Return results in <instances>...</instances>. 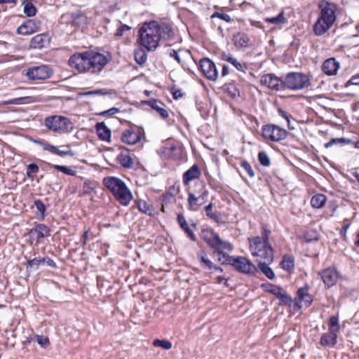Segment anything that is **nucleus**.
<instances>
[{
  "label": "nucleus",
  "instance_id": "f257e3e1",
  "mask_svg": "<svg viewBox=\"0 0 359 359\" xmlns=\"http://www.w3.org/2000/svg\"><path fill=\"white\" fill-rule=\"evenodd\" d=\"M173 35V29L169 24L154 20L144 23L140 28L138 41L147 51H151L156 49L161 39H171Z\"/></svg>",
  "mask_w": 359,
  "mask_h": 359
},
{
  "label": "nucleus",
  "instance_id": "f03ea898",
  "mask_svg": "<svg viewBox=\"0 0 359 359\" xmlns=\"http://www.w3.org/2000/svg\"><path fill=\"white\" fill-rule=\"evenodd\" d=\"M69 65L80 73H100L108 62L107 57L100 53L87 50L76 53L69 59Z\"/></svg>",
  "mask_w": 359,
  "mask_h": 359
},
{
  "label": "nucleus",
  "instance_id": "7ed1b4c3",
  "mask_svg": "<svg viewBox=\"0 0 359 359\" xmlns=\"http://www.w3.org/2000/svg\"><path fill=\"white\" fill-rule=\"evenodd\" d=\"M103 184L121 205H128L130 203L133 198L132 193L121 179L106 177L103 179Z\"/></svg>",
  "mask_w": 359,
  "mask_h": 359
},
{
  "label": "nucleus",
  "instance_id": "20e7f679",
  "mask_svg": "<svg viewBox=\"0 0 359 359\" xmlns=\"http://www.w3.org/2000/svg\"><path fill=\"white\" fill-rule=\"evenodd\" d=\"M250 250L257 262H273V250L269 243H264L260 236L253 237L250 241Z\"/></svg>",
  "mask_w": 359,
  "mask_h": 359
},
{
  "label": "nucleus",
  "instance_id": "39448f33",
  "mask_svg": "<svg viewBox=\"0 0 359 359\" xmlns=\"http://www.w3.org/2000/svg\"><path fill=\"white\" fill-rule=\"evenodd\" d=\"M45 126L50 130L59 134L71 133L74 128L73 123L69 118L58 115L46 117Z\"/></svg>",
  "mask_w": 359,
  "mask_h": 359
},
{
  "label": "nucleus",
  "instance_id": "423d86ee",
  "mask_svg": "<svg viewBox=\"0 0 359 359\" xmlns=\"http://www.w3.org/2000/svg\"><path fill=\"white\" fill-rule=\"evenodd\" d=\"M310 85L309 77L301 72H290L284 79L285 90H299Z\"/></svg>",
  "mask_w": 359,
  "mask_h": 359
},
{
  "label": "nucleus",
  "instance_id": "0eeeda50",
  "mask_svg": "<svg viewBox=\"0 0 359 359\" xmlns=\"http://www.w3.org/2000/svg\"><path fill=\"white\" fill-rule=\"evenodd\" d=\"M262 136L265 140L272 142H280L287 136V131L273 124L264 125L262 128Z\"/></svg>",
  "mask_w": 359,
  "mask_h": 359
},
{
  "label": "nucleus",
  "instance_id": "6e6552de",
  "mask_svg": "<svg viewBox=\"0 0 359 359\" xmlns=\"http://www.w3.org/2000/svg\"><path fill=\"white\" fill-rule=\"evenodd\" d=\"M144 136V131L142 128L131 126L122 132L121 140L127 144H136L141 141Z\"/></svg>",
  "mask_w": 359,
  "mask_h": 359
},
{
  "label": "nucleus",
  "instance_id": "1a4fd4ad",
  "mask_svg": "<svg viewBox=\"0 0 359 359\" xmlns=\"http://www.w3.org/2000/svg\"><path fill=\"white\" fill-rule=\"evenodd\" d=\"M320 14L318 18L326 20L333 24L336 21L337 5L326 0H320L318 3Z\"/></svg>",
  "mask_w": 359,
  "mask_h": 359
},
{
  "label": "nucleus",
  "instance_id": "9d476101",
  "mask_svg": "<svg viewBox=\"0 0 359 359\" xmlns=\"http://www.w3.org/2000/svg\"><path fill=\"white\" fill-rule=\"evenodd\" d=\"M208 195V191L205 189L196 193L189 191L187 198L188 209L194 212L198 210L199 208L205 204Z\"/></svg>",
  "mask_w": 359,
  "mask_h": 359
},
{
  "label": "nucleus",
  "instance_id": "9b49d317",
  "mask_svg": "<svg viewBox=\"0 0 359 359\" xmlns=\"http://www.w3.org/2000/svg\"><path fill=\"white\" fill-rule=\"evenodd\" d=\"M53 71L47 65H40L29 67L27 69L25 75L30 80H45L49 79Z\"/></svg>",
  "mask_w": 359,
  "mask_h": 359
},
{
  "label": "nucleus",
  "instance_id": "f8f14e48",
  "mask_svg": "<svg viewBox=\"0 0 359 359\" xmlns=\"http://www.w3.org/2000/svg\"><path fill=\"white\" fill-rule=\"evenodd\" d=\"M233 247L232 244L229 242L224 241L217 246L213 248L214 252H212V257L219 256L223 257L224 261L223 263H225V265H231L234 259V257L229 255V252H231L233 251Z\"/></svg>",
  "mask_w": 359,
  "mask_h": 359
},
{
  "label": "nucleus",
  "instance_id": "ddd939ff",
  "mask_svg": "<svg viewBox=\"0 0 359 359\" xmlns=\"http://www.w3.org/2000/svg\"><path fill=\"white\" fill-rule=\"evenodd\" d=\"M231 266L239 272L245 274H254L257 271L255 265L244 257H235Z\"/></svg>",
  "mask_w": 359,
  "mask_h": 359
},
{
  "label": "nucleus",
  "instance_id": "4468645a",
  "mask_svg": "<svg viewBox=\"0 0 359 359\" xmlns=\"http://www.w3.org/2000/svg\"><path fill=\"white\" fill-rule=\"evenodd\" d=\"M199 68L203 75L209 80L215 81L218 77V72L215 63L209 58L204 57L200 60Z\"/></svg>",
  "mask_w": 359,
  "mask_h": 359
},
{
  "label": "nucleus",
  "instance_id": "2eb2a0df",
  "mask_svg": "<svg viewBox=\"0 0 359 359\" xmlns=\"http://www.w3.org/2000/svg\"><path fill=\"white\" fill-rule=\"evenodd\" d=\"M310 288V285L306 283L303 287H299L296 292L294 304L299 308L302 307V306L299 305L300 303H303L305 307H309L311 305L313 301V297L309 292Z\"/></svg>",
  "mask_w": 359,
  "mask_h": 359
},
{
  "label": "nucleus",
  "instance_id": "dca6fc26",
  "mask_svg": "<svg viewBox=\"0 0 359 359\" xmlns=\"http://www.w3.org/2000/svg\"><path fill=\"white\" fill-rule=\"evenodd\" d=\"M260 83L274 90H284V80L283 81L274 74H264L261 77Z\"/></svg>",
  "mask_w": 359,
  "mask_h": 359
},
{
  "label": "nucleus",
  "instance_id": "f3484780",
  "mask_svg": "<svg viewBox=\"0 0 359 359\" xmlns=\"http://www.w3.org/2000/svg\"><path fill=\"white\" fill-rule=\"evenodd\" d=\"M200 236L201 239L212 249L224 241L219 236L210 228L202 229Z\"/></svg>",
  "mask_w": 359,
  "mask_h": 359
},
{
  "label": "nucleus",
  "instance_id": "a211bd4d",
  "mask_svg": "<svg viewBox=\"0 0 359 359\" xmlns=\"http://www.w3.org/2000/svg\"><path fill=\"white\" fill-rule=\"evenodd\" d=\"M177 223L180 229L184 232L187 236L192 241H196V236L194 233V230L196 229L197 225L193 219L190 220V224H188L184 215L181 213L177 214Z\"/></svg>",
  "mask_w": 359,
  "mask_h": 359
},
{
  "label": "nucleus",
  "instance_id": "6ab92c4d",
  "mask_svg": "<svg viewBox=\"0 0 359 359\" xmlns=\"http://www.w3.org/2000/svg\"><path fill=\"white\" fill-rule=\"evenodd\" d=\"M319 275L320 276L325 287L327 288H330L334 286L339 278V273L337 269L331 267L321 271L319 272Z\"/></svg>",
  "mask_w": 359,
  "mask_h": 359
},
{
  "label": "nucleus",
  "instance_id": "aec40b11",
  "mask_svg": "<svg viewBox=\"0 0 359 359\" xmlns=\"http://www.w3.org/2000/svg\"><path fill=\"white\" fill-rule=\"evenodd\" d=\"M169 55L181 65L184 69H186L187 62L193 58L189 50L182 49L178 50L171 49L169 50Z\"/></svg>",
  "mask_w": 359,
  "mask_h": 359
},
{
  "label": "nucleus",
  "instance_id": "412c9836",
  "mask_svg": "<svg viewBox=\"0 0 359 359\" xmlns=\"http://www.w3.org/2000/svg\"><path fill=\"white\" fill-rule=\"evenodd\" d=\"M41 21L36 20H27L20 25L17 31L22 35H29L37 32L39 29Z\"/></svg>",
  "mask_w": 359,
  "mask_h": 359
},
{
  "label": "nucleus",
  "instance_id": "4be33fe9",
  "mask_svg": "<svg viewBox=\"0 0 359 359\" xmlns=\"http://www.w3.org/2000/svg\"><path fill=\"white\" fill-rule=\"evenodd\" d=\"M50 36L47 33L34 36L30 41L29 47L34 49H41L49 46Z\"/></svg>",
  "mask_w": 359,
  "mask_h": 359
},
{
  "label": "nucleus",
  "instance_id": "5701e85b",
  "mask_svg": "<svg viewBox=\"0 0 359 359\" xmlns=\"http://www.w3.org/2000/svg\"><path fill=\"white\" fill-rule=\"evenodd\" d=\"M35 142L40 145L43 150L48 151L53 154H56L60 156H73L74 153L71 149L67 150H60L57 147L50 144L47 142L43 140H36Z\"/></svg>",
  "mask_w": 359,
  "mask_h": 359
},
{
  "label": "nucleus",
  "instance_id": "b1692460",
  "mask_svg": "<svg viewBox=\"0 0 359 359\" xmlns=\"http://www.w3.org/2000/svg\"><path fill=\"white\" fill-rule=\"evenodd\" d=\"M50 229L43 224H38L32 228L29 234L32 237H34L36 243H39L42 238L50 236Z\"/></svg>",
  "mask_w": 359,
  "mask_h": 359
},
{
  "label": "nucleus",
  "instance_id": "393cba45",
  "mask_svg": "<svg viewBox=\"0 0 359 359\" xmlns=\"http://www.w3.org/2000/svg\"><path fill=\"white\" fill-rule=\"evenodd\" d=\"M333 25V23L323 18H318L313 26V32L316 36H321L330 30Z\"/></svg>",
  "mask_w": 359,
  "mask_h": 359
},
{
  "label": "nucleus",
  "instance_id": "a878e982",
  "mask_svg": "<svg viewBox=\"0 0 359 359\" xmlns=\"http://www.w3.org/2000/svg\"><path fill=\"white\" fill-rule=\"evenodd\" d=\"M340 65L334 57H330L325 60L321 67L322 71L328 76L336 75Z\"/></svg>",
  "mask_w": 359,
  "mask_h": 359
},
{
  "label": "nucleus",
  "instance_id": "bb28decb",
  "mask_svg": "<svg viewBox=\"0 0 359 359\" xmlns=\"http://www.w3.org/2000/svg\"><path fill=\"white\" fill-rule=\"evenodd\" d=\"M201 176V171L197 164H194L189 169L184 172L182 175V182L185 186H188L189 183Z\"/></svg>",
  "mask_w": 359,
  "mask_h": 359
},
{
  "label": "nucleus",
  "instance_id": "cd10ccee",
  "mask_svg": "<svg viewBox=\"0 0 359 359\" xmlns=\"http://www.w3.org/2000/svg\"><path fill=\"white\" fill-rule=\"evenodd\" d=\"M196 257L202 269L210 273L215 264L209 259L206 252L200 250L196 252Z\"/></svg>",
  "mask_w": 359,
  "mask_h": 359
},
{
  "label": "nucleus",
  "instance_id": "c85d7f7f",
  "mask_svg": "<svg viewBox=\"0 0 359 359\" xmlns=\"http://www.w3.org/2000/svg\"><path fill=\"white\" fill-rule=\"evenodd\" d=\"M338 333L328 331L322 334L320 344L323 347H333L337 342Z\"/></svg>",
  "mask_w": 359,
  "mask_h": 359
},
{
  "label": "nucleus",
  "instance_id": "c756f323",
  "mask_svg": "<svg viewBox=\"0 0 359 359\" xmlns=\"http://www.w3.org/2000/svg\"><path fill=\"white\" fill-rule=\"evenodd\" d=\"M95 129L100 140L108 142L111 141V130L104 122L97 123Z\"/></svg>",
  "mask_w": 359,
  "mask_h": 359
},
{
  "label": "nucleus",
  "instance_id": "7c9ffc66",
  "mask_svg": "<svg viewBox=\"0 0 359 359\" xmlns=\"http://www.w3.org/2000/svg\"><path fill=\"white\" fill-rule=\"evenodd\" d=\"M117 158L121 166L125 168H130L134 165V159L130 156L128 149H123Z\"/></svg>",
  "mask_w": 359,
  "mask_h": 359
},
{
  "label": "nucleus",
  "instance_id": "2f4dec72",
  "mask_svg": "<svg viewBox=\"0 0 359 359\" xmlns=\"http://www.w3.org/2000/svg\"><path fill=\"white\" fill-rule=\"evenodd\" d=\"M145 104L149 105L151 109L156 110L163 118L168 117V111L162 107L164 105L163 103L156 100H151L146 101Z\"/></svg>",
  "mask_w": 359,
  "mask_h": 359
},
{
  "label": "nucleus",
  "instance_id": "473e14b6",
  "mask_svg": "<svg viewBox=\"0 0 359 359\" xmlns=\"http://www.w3.org/2000/svg\"><path fill=\"white\" fill-rule=\"evenodd\" d=\"M221 58L222 60L226 61L231 64L237 70L245 72L248 69L247 65L245 64H242L237 60L236 58L231 56L230 54H226L225 53H222L221 55Z\"/></svg>",
  "mask_w": 359,
  "mask_h": 359
},
{
  "label": "nucleus",
  "instance_id": "72a5a7b5",
  "mask_svg": "<svg viewBox=\"0 0 359 359\" xmlns=\"http://www.w3.org/2000/svg\"><path fill=\"white\" fill-rule=\"evenodd\" d=\"M235 45L239 48H247L249 46L250 39L245 33L239 32L233 35Z\"/></svg>",
  "mask_w": 359,
  "mask_h": 359
},
{
  "label": "nucleus",
  "instance_id": "f704fd0d",
  "mask_svg": "<svg viewBox=\"0 0 359 359\" xmlns=\"http://www.w3.org/2000/svg\"><path fill=\"white\" fill-rule=\"evenodd\" d=\"M272 262H261L258 263V267L263 274H264L269 279L273 280L275 278V273L272 269L269 266Z\"/></svg>",
  "mask_w": 359,
  "mask_h": 359
},
{
  "label": "nucleus",
  "instance_id": "c9c22d12",
  "mask_svg": "<svg viewBox=\"0 0 359 359\" xmlns=\"http://www.w3.org/2000/svg\"><path fill=\"white\" fill-rule=\"evenodd\" d=\"M280 266L281 269L287 271L293 270L294 268V259L293 257L287 254L285 255L280 263Z\"/></svg>",
  "mask_w": 359,
  "mask_h": 359
},
{
  "label": "nucleus",
  "instance_id": "e433bc0d",
  "mask_svg": "<svg viewBox=\"0 0 359 359\" xmlns=\"http://www.w3.org/2000/svg\"><path fill=\"white\" fill-rule=\"evenodd\" d=\"M327 201V197L323 194L314 195L311 199V205L314 208H323Z\"/></svg>",
  "mask_w": 359,
  "mask_h": 359
},
{
  "label": "nucleus",
  "instance_id": "4c0bfd02",
  "mask_svg": "<svg viewBox=\"0 0 359 359\" xmlns=\"http://www.w3.org/2000/svg\"><path fill=\"white\" fill-rule=\"evenodd\" d=\"M23 13L27 17H33L36 14V8L33 4V1H22Z\"/></svg>",
  "mask_w": 359,
  "mask_h": 359
},
{
  "label": "nucleus",
  "instance_id": "58836bf2",
  "mask_svg": "<svg viewBox=\"0 0 359 359\" xmlns=\"http://www.w3.org/2000/svg\"><path fill=\"white\" fill-rule=\"evenodd\" d=\"M134 56L136 62L140 65H144L147 62V54L146 51L142 48L135 50Z\"/></svg>",
  "mask_w": 359,
  "mask_h": 359
},
{
  "label": "nucleus",
  "instance_id": "ea45409f",
  "mask_svg": "<svg viewBox=\"0 0 359 359\" xmlns=\"http://www.w3.org/2000/svg\"><path fill=\"white\" fill-rule=\"evenodd\" d=\"M261 287L264 291L271 293L276 297H277L283 290V287L273 285L271 283L262 284Z\"/></svg>",
  "mask_w": 359,
  "mask_h": 359
},
{
  "label": "nucleus",
  "instance_id": "a19ab883",
  "mask_svg": "<svg viewBox=\"0 0 359 359\" xmlns=\"http://www.w3.org/2000/svg\"><path fill=\"white\" fill-rule=\"evenodd\" d=\"M213 204L212 203H209L205 207V211L206 212V215L211 219L215 221L216 222H219L221 219V217L219 212H213L212 210Z\"/></svg>",
  "mask_w": 359,
  "mask_h": 359
},
{
  "label": "nucleus",
  "instance_id": "79ce46f5",
  "mask_svg": "<svg viewBox=\"0 0 359 359\" xmlns=\"http://www.w3.org/2000/svg\"><path fill=\"white\" fill-rule=\"evenodd\" d=\"M265 22L274 24V25H280L285 24L287 22L286 18H285V13L282 11L277 16L272 18H267L265 19Z\"/></svg>",
  "mask_w": 359,
  "mask_h": 359
},
{
  "label": "nucleus",
  "instance_id": "37998d69",
  "mask_svg": "<svg viewBox=\"0 0 359 359\" xmlns=\"http://www.w3.org/2000/svg\"><path fill=\"white\" fill-rule=\"evenodd\" d=\"M43 264V258L35 257L32 259H29L26 264L27 270H37L40 265Z\"/></svg>",
  "mask_w": 359,
  "mask_h": 359
},
{
  "label": "nucleus",
  "instance_id": "c03bdc74",
  "mask_svg": "<svg viewBox=\"0 0 359 359\" xmlns=\"http://www.w3.org/2000/svg\"><path fill=\"white\" fill-rule=\"evenodd\" d=\"M328 325H329L328 331L338 333L340 330V325L339 323L338 316H331L329 319Z\"/></svg>",
  "mask_w": 359,
  "mask_h": 359
},
{
  "label": "nucleus",
  "instance_id": "a18cd8bd",
  "mask_svg": "<svg viewBox=\"0 0 359 359\" xmlns=\"http://www.w3.org/2000/svg\"><path fill=\"white\" fill-rule=\"evenodd\" d=\"M276 297L280 299L283 304L289 306H290L293 302L291 296L289 295L283 288Z\"/></svg>",
  "mask_w": 359,
  "mask_h": 359
},
{
  "label": "nucleus",
  "instance_id": "49530a36",
  "mask_svg": "<svg viewBox=\"0 0 359 359\" xmlns=\"http://www.w3.org/2000/svg\"><path fill=\"white\" fill-rule=\"evenodd\" d=\"M153 346L155 347H161L165 350H169L172 348V343L167 339H156L153 341Z\"/></svg>",
  "mask_w": 359,
  "mask_h": 359
},
{
  "label": "nucleus",
  "instance_id": "de8ad7c7",
  "mask_svg": "<svg viewBox=\"0 0 359 359\" xmlns=\"http://www.w3.org/2000/svg\"><path fill=\"white\" fill-rule=\"evenodd\" d=\"M339 143L348 144L352 143V141L350 139H347L345 137L332 138L331 140H330L325 144V147L328 148L332 147L333 144Z\"/></svg>",
  "mask_w": 359,
  "mask_h": 359
},
{
  "label": "nucleus",
  "instance_id": "09e8293b",
  "mask_svg": "<svg viewBox=\"0 0 359 359\" xmlns=\"http://www.w3.org/2000/svg\"><path fill=\"white\" fill-rule=\"evenodd\" d=\"M137 206L140 212L149 215H152L151 209L146 201H138L137 203Z\"/></svg>",
  "mask_w": 359,
  "mask_h": 359
},
{
  "label": "nucleus",
  "instance_id": "8fccbe9b",
  "mask_svg": "<svg viewBox=\"0 0 359 359\" xmlns=\"http://www.w3.org/2000/svg\"><path fill=\"white\" fill-rule=\"evenodd\" d=\"M96 184L93 182L86 180L84 182L83 185V192L84 194L90 195L95 188Z\"/></svg>",
  "mask_w": 359,
  "mask_h": 359
},
{
  "label": "nucleus",
  "instance_id": "3c124183",
  "mask_svg": "<svg viewBox=\"0 0 359 359\" xmlns=\"http://www.w3.org/2000/svg\"><path fill=\"white\" fill-rule=\"evenodd\" d=\"M53 168H54L55 170L60 171L66 175H71V176H76V172L67 166L65 165H53Z\"/></svg>",
  "mask_w": 359,
  "mask_h": 359
},
{
  "label": "nucleus",
  "instance_id": "603ef678",
  "mask_svg": "<svg viewBox=\"0 0 359 359\" xmlns=\"http://www.w3.org/2000/svg\"><path fill=\"white\" fill-rule=\"evenodd\" d=\"M114 90L108 88H102L95 90H91L86 93V95H111Z\"/></svg>",
  "mask_w": 359,
  "mask_h": 359
},
{
  "label": "nucleus",
  "instance_id": "864d4df0",
  "mask_svg": "<svg viewBox=\"0 0 359 359\" xmlns=\"http://www.w3.org/2000/svg\"><path fill=\"white\" fill-rule=\"evenodd\" d=\"M258 160L259 163L263 166L267 167L269 166L271 164L269 157L268 156L267 154L264 151L259 152Z\"/></svg>",
  "mask_w": 359,
  "mask_h": 359
},
{
  "label": "nucleus",
  "instance_id": "5fc2aeb1",
  "mask_svg": "<svg viewBox=\"0 0 359 359\" xmlns=\"http://www.w3.org/2000/svg\"><path fill=\"white\" fill-rule=\"evenodd\" d=\"M39 170V168L36 163H30L27 166L26 176L29 179H33V174L37 173Z\"/></svg>",
  "mask_w": 359,
  "mask_h": 359
},
{
  "label": "nucleus",
  "instance_id": "6e6d98bb",
  "mask_svg": "<svg viewBox=\"0 0 359 359\" xmlns=\"http://www.w3.org/2000/svg\"><path fill=\"white\" fill-rule=\"evenodd\" d=\"M34 339L42 348H46L50 344L49 339L47 337L36 334L34 337Z\"/></svg>",
  "mask_w": 359,
  "mask_h": 359
},
{
  "label": "nucleus",
  "instance_id": "4d7b16f0",
  "mask_svg": "<svg viewBox=\"0 0 359 359\" xmlns=\"http://www.w3.org/2000/svg\"><path fill=\"white\" fill-rule=\"evenodd\" d=\"M34 205L37 210V214H39L41 219L44 217V212L46 211V207L43 203L41 200H36L34 201Z\"/></svg>",
  "mask_w": 359,
  "mask_h": 359
},
{
  "label": "nucleus",
  "instance_id": "13d9d810",
  "mask_svg": "<svg viewBox=\"0 0 359 359\" xmlns=\"http://www.w3.org/2000/svg\"><path fill=\"white\" fill-rule=\"evenodd\" d=\"M224 89L233 97H236L239 95V92L233 84H226L224 86Z\"/></svg>",
  "mask_w": 359,
  "mask_h": 359
},
{
  "label": "nucleus",
  "instance_id": "bf43d9fd",
  "mask_svg": "<svg viewBox=\"0 0 359 359\" xmlns=\"http://www.w3.org/2000/svg\"><path fill=\"white\" fill-rule=\"evenodd\" d=\"M314 233V235H311V233L310 232H307L304 234L302 238L307 243H312L314 241H318L319 240L318 236L317 235L316 233Z\"/></svg>",
  "mask_w": 359,
  "mask_h": 359
},
{
  "label": "nucleus",
  "instance_id": "052dcab7",
  "mask_svg": "<svg viewBox=\"0 0 359 359\" xmlns=\"http://www.w3.org/2000/svg\"><path fill=\"white\" fill-rule=\"evenodd\" d=\"M218 18L226 22H231L232 21V19L231 18L230 15L226 13H219V12L213 13V14L211 15V18Z\"/></svg>",
  "mask_w": 359,
  "mask_h": 359
},
{
  "label": "nucleus",
  "instance_id": "680f3d73",
  "mask_svg": "<svg viewBox=\"0 0 359 359\" xmlns=\"http://www.w3.org/2000/svg\"><path fill=\"white\" fill-rule=\"evenodd\" d=\"M271 233V231L268 229L267 226L266 224H263L262 226V241L264 243H269V235Z\"/></svg>",
  "mask_w": 359,
  "mask_h": 359
},
{
  "label": "nucleus",
  "instance_id": "e2e57ef3",
  "mask_svg": "<svg viewBox=\"0 0 359 359\" xmlns=\"http://www.w3.org/2000/svg\"><path fill=\"white\" fill-rule=\"evenodd\" d=\"M241 167H243L245 169V170L248 172V175L250 177H255V173L254 170H252L251 165L247 161H243L241 163Z\"/></svg>",
  "mask_w": 359,
  "mask_h": 359
},
{
  "label": "nucleus",
  "instance_id": "0e129e2a",
  "mask_svg": "<svg viewBox=\"0 0 359 359\" xmlns=\"http://www.w3.org/2000/svg\"><path fill=\"white\" fill-rule=\"evenodd\" d=\"M175 193L168 192L165 195L162 196L161 203L166 204L167 205L170 204L174 198Z\"/></svg>",
  "mask_w": 359,
  "mask_h": 359
},
{
  "label": "nucleus",
  "instance_id": "69168bd1",
  "mask_svg": "<svg viewBox=\"0 0 359 359\" xmlns=\"http://www.w3.org/2000/svg\"><path fill=\"white\" fill-rule=\"evenodd\" d=\"M170 92L172 95V97L175 100H177L182 97L183 94L180 88H178L177 86H173L170 88Z\"/></svg>",
  "mask_w": 359,
  "mask_h": 359
},
{
  "label": "nucleus",
  "instance_id": "338daca9",
  "mask_svg": "<svg viewBox=\"0 0 359 359\" xmlns=\"http://www.w3.org/2000/svg\"><path fill=\"white\" fill-rule=\"evenodd\" d=\"M86 20V17L81 13H77L74 15V22L78 25L85 23Z\"/></svg>",
  "mask_w": 359,
  "mask_h": 359
},
{
  "label": "nucleus",
  "instance_id": "774afa93",
  "mask_svg": "<svg viewBox=\"0 0 359 359\" xmlns=\"http://www.w3.org/2000/svg\"><path fill=\"white\" fill-rule=\"evenodd\" d=\"M351 85L359 86V74L353 76L344 85L348 87Z\"/></svg>",
  "mask_w": 359,
  "mask_h": 359
}]
</instances>
